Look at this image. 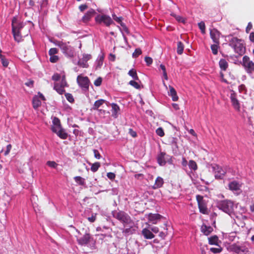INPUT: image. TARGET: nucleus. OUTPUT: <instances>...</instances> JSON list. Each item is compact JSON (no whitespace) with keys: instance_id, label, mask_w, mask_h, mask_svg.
<instances>
[{"instance_id":"nucleus-1","label":"nucleus","mask_w":254,"mask_h":254,"mask_svg":"<svg viewBox=\"0 0 254 254\" xmlns=\"http://www.w3.org/2000/svg\"><path fill=\"white\" fill-rule=\"evenodd\" d=\"M33 27L34 24L31 21L24 22L17 16H14L11 20V31L14 40L21 42L22 38L27 36Z\"/></svg>"},{"instance_id":"nucleus-2","label":"nucleus","mask_w":254,"mask_h":254,"mask_svg":"<svg viewBox=\"0 0 254 254\" xmlns=\"http://www.w3.org/2000/svg\"><path fill=\"white\" fill-rule=\"evenodd\" d=\"M51 129L62 139H66L68 136L67 132L62 127L60 120L56 117H52Z\"/></svg>"},{"instance_id":"nucleus-3","label":"nucleus","mask_w":254,"mask_h":254,"mask_svg":"<svg viewBox=\"0 0 254 254\" xmlns=\"http://www.w3.org/2000/svg\"><path fill=\"white\" fill-rule=\"evenodd\" d=\"M50 41L56 45L58 46L61 48L63 53L66 56L70 58L74 57L75 55L74 49L71 46L57 40L53 41L52 39H50Z\"/></svg>"},{"instance_id":"nucleus-4","label":"nucleus","mask_w":254,"mask_h":254,"mask_svg":"<svg viewBox=\"0 0 254 254\" xmlns=\"http://www.w3.org/2000/svg\"><path fill=\"white\" fill-rule=\"evenodd\" d=\"M242 40L237 37H233L229 41V46L233 48L235 52L240 55H243L245 52V47L242 43Z\"/></svg>"},{"instance_id":"nucleus-5","label":"nucleus","mask_w":254,"mask_h":254,"mask_svg":"<svg viewBox=\"0 0 254 254\" xmlns=\"http://www.w3.org/2000/svg\"><path fill=\"white\" fill-rule=\"evenodd\" d=\"M217 207L224 212L231 215L234 211V203L229 200H221L218 202Z\"/></svg>"},{"instance_id":"nucleus-6","label":"nucleus","mask_w":254,"mask_h":254,"mask_svg":"<svg viewBox=\"0 0 254 254\" xmlns=\"http://www.w3.org/2000/svg\"><path fill=\"white\" fill-rule=\"evenodd\" d=\"M114 218H116L120 222L123 223L125 226L129 225L131 227V224L132 223L130 217L125 212L123 211H115L113 213Z\"/></svg>"},{"instance_id":"nucleus-7","label":"nucleus","mask_w":254,"mask_h":254,"mask_svg":"<svg viewBox=\"0 0 254 254\" xmlns=\"http://www.w3.org/2000/svg\"><path fill=\"white\" fill-rule=\"evenodd\" d=\"M95 21L98 24L103 23L107 27L114 23L110 16L105 14H98L95 18Z\"/></svg>"},{"instance_id":"nucleus-8","label":"nucleus","mask_w":254,"mask_h":254,"mask_svg":"<svg viewBox=\"0 0 254 254\" xmlns=\"http://www.w3.org/2000/svg\"><path fill=\"white\" fill-rule=\"evenodd\" d=\"M243 66L248 73H252L254 71V63L250 60L249 57L245 56L243 58Z\"/></svg>"},{"instance_id":"nucleus-9","label":"nucleus","mask_w":254,"mask_h":254,"mask_svg":"<svg viewBox=\"0 0 254 254\" xmlns=\"http://www.w3.org/2000/svg\"><path fill=\"white\" fill-rule=\"evenodd\" d=\"M77 82L78 85L82 89L85 90H88L90 80L87 76H83L81 75H79L77 77Z\"/></svg>"},{"instance_id":"nucleus-10","label":"nucleus","mask_w":254,"mask_h":254,"mask_svg":"<svg viewBox=\"0 0 254 254\" xmlns=\"http://www.w3.org/2000/svg\"><path fill=\"white\" fill-rule=\"evenodd\" d=\"M230 250L238 254H245L248 252V249L244 246H240L237 244H233L230 246Z\"/></svg>"},{"instance_id":"nucleus-11","label":"nucleus","mask_w":254,"mask_h":254,"mask_svg":"<svg viewBox=\"0 0 254 254\" xmlns=\"http://www.w3.org/2000/svg\"><path fill=\"white\" fill-rule=\"evenodd\" d=\"M211 168L215 172L216 179H222L226 173L225 169L216 164L211 165Z\"/></svg>"},{"instance_id":"nucleus-12","label":"nucleus","mask_w":254,"mask_h":254,"mask_svg":"<svg viewBox=\"0 0 254 254\" xmlns=\"http://www.w3.org/2000/svg\"><path fill=\"white\" fill-rule=\"evenodd\" d=\"M46 98L40 92L38 94L35 95L32 99L33 107L36 109L41 105V101H45Z\"/></svg>"},{"instance_id":"nucleus-13","label":"nucleus","mask_w":254,"mask_h":254,"mask_svg":"<svg viewBox=\"0 0 254 254\" xmlns=\"http://www.w3.org/2000/svg\"><path fill=\"white\" fill-rule=\"evenodd\" d=\"M231 102L233 108L238 112L240 111V103L237 99V95L236 93L232 90L230 97Z\"/></svg>"},{"instance_id":"nucleus-14","label":"nucleus","mask_w":254,"mask_h":254,"mask_svg":"<svg viewBox=\"0 0 254 254\" xmlns=\"http://www.w3.org/2000/svg\"><path fill=\"white\" fill-rule=\"evenodd\" d=\"M229 189L233 192L239 194L241 192V184L236 181H233L229 183Z\"/></svg>"},{"instance_id":"nucleus-15","label":"nucleus","mask_w":254,"mask_h":254,"mask_svg":"<svg viewBox=\"0 0 254 254\" xmlns=\"http://www.w3.org/2000/svg\"><path fill=\"white\" fill-rule=\"evenodd\" d=\"M91 55L90 54H83L82 59H79L78 62V65L83 68H87L88 66L87 61L91 59Z\"/></svg>"},{"instance_id":"nucleus-16","label":"nucleus","mask_w":254,"mask_h":254,"mask_svg":"<svg viewBox=\"0 0 254 254\" xmlns=\"http://www.w3.org/2000/svg\"><path fill=\"white\" fill-rule=\"evenodd\" d=\"M196 199L200 212L203 214H206L207 213V209L205 204L203 202L202 196L198 195L196 196Z\"/></svg>"},{"instance_id":"nucleus-17","label":"nucleus","mask_w":254,"mask_h":254,"mask_svg":"<svg viewBox=\"0 0 254 254\" xmlns=\"http://www.w3.org/2000/svg\"><path fill=\"white\" fill-rule=\"evenodd\" d=\"M96 13L95 10L93 9H91L88 10L82 17L81 21L84 23H87L90 21L91 18Z\"/></svg>"},{"instance_id":"nucleus-18","label":"nucleus","mask_w":254,"mask_h":254,"mask_svg":"<svg viewBox=\"0 0 254 254\" xmlns=\"http://www.w3.org/2000/svg\"><path fill=\"white\" fill-rule=\"evenodd\" d=\"M210 35L214 43L219 44L220 32L217 30L215 29L211 30Z\"/></svg>"},{"instance_id":"nucleus-19","label":"nucleus","mask_w":254,"mask_h":254,"mask_svg":"<svg viewBox=\"0 0 254 254\" xmlns=\"http://www.w3.org/2000/svg\"><path fill=\"white\" fill-rule=\"evenodd\" d=\"M161 218H162V216L159 214L149 213L148 215V219L149 222L154 224H157Z\"/></svg>"},{"instance_id":"nucleus-20","label":"nucleus","mask_w":254,"mask_h":254,"mask_svg":"<svg viewBox=\"0 0 254 254\" xmlns=\"http://www.w3.org/2000/svg\"><path fill=\"white\" fill-rule=\"evenodd\" d=\"M91 237L89 233H85L82 237L77 238V241L79 244L85 245L87 244L90 240Z\"/></svg>"},{"instance_id":"nucleus-21","label":"nucleus","mask_w":254,"mask_h":254,"mask_svg":"<svg viewBox=\"0 0 254 254\" xmlns=\"http://www.w3.org/2000/svg\"><path fill=\"white\" fill-rule=\"evenodd\" d=\"M142 234L144 238L146 239H151L154 238L155 236L150 231L149 228H144L142 230Z\"/></svg>"},{"instance_id":"nucleus-22","label":"nucleus","mask_w":254,"mask_h":254,"mask_svg":"<svg viewBox=\"0 0 254 254\" xmlns=\"http://www.w3.org/2000/svg\"><path fill=\"white\" fill-rule=\"evenodd\" d=\"M111 106L112 107V116L115 119L117 118L119 112L120 110L119 106L117 104L114 103L111 104Z\"/></svg>"},{"instance_id":"nucleus-23","label":"nucleus","mask_w":254,"mask_h":254,"mask_svg":"<svg viewBox=\"0 0 254 254\" xmlns=\"http://www.w3.org/2000/svg\"><path fill=\"white\" fill-rule=\"evenodd\" d=\"M168 94L169 95L172 97L173 101H177L178 100L179 98L177 96V92L173 87L169 86V92Z\"/></svg>"},{"instance_id":"nucleus-24","label":"nucleus","mask_w":254,"mask_h":254,"mask_svg":"<svg viewBox=\"0 0 254 254\" xmlns=\"http://www.w3.org/2000/svg\"><path fill=\"white\" fill-rule=\"evenodd\" d=\"M201 232L205 235H209L213 231V228L210 226L203 224L201 227Z\"/></svg>"},{"instance_id":"nucleus-25","label":"nucleus","mask_w":254,"mask_h":254,"mask_svg":"<svg viewBox=\"0 0 254 254\" xmlns=\"http://www.w3.org/2000/svg\"><path fill=\"white\" fill-rule=\"evenodd\" d=\"M163 179L160 177H158L155 180V184L153 186V188L154 189L160 188L163 186Z\"/></svg>"},{"instance_id":"nucleus-26","label":"nucleus","mask_w":254,"mask_h":254,"mask_svg":"<svg viewBox=\"0 0 254 254\" xmlns=\"http://www.w3.org/2000/svg\"><path fill=\"white\" fill-rule=\"evenodd\" d=\"M219 65L223 71H226L228 67V63L225 59H222L219 62Z\"/></svg>"},{"instance_id":"nucleus-27","label":"nucleus","mask_w":254,"mask_h":254,"mask_svg":"<svg viewBox=\"0 0 254 254\" xmlns=\"http://www.w3.org/2000/svg\"><path fill=\"white\" fill-rule=\"evenodd\" d=\"M107 102L104 99L98 100L94 102L92 109L94 110H97L101 106H102L104 103Z\"/></svg>"},{"instance_id":"nucleus-28","label":"nucleus","mask_w":254,"mask_h":254,"mask_svg":"<svg viewBox=\"0 0 254 254\" xmlns=\"http://www.w3.org/2000/svg\"><path fill=\"white\" fill-rule=\"evenodd\" d=\"M54 89L60 94H63L65 92L64 88L58 83L55 84Z\"/></svg>"},{"instance_id":"nucleus-29","label":"nucleus","mask_w":254,"mask_h":254,"mask_svg":"<svg viewBox=\"0 0 254 254\" xmlns=\"http://www.w3.org/2000/svg\"><path fill=\"white\" fill-rule=\"evenodd\" d=\"M184 49V44L179 41L177 43V52L178 55H182L183 53Z\"/></svg>"},{"instance_id":"nucleus-30","label":"nucleus","mask_w":254,"mask_h":254,"mask_svg":"<svg viewBox=\"0 0 254 254\" xmlns=\"http://www.w3.org/2000/svg\"><path fill=\"white\" fill-rule=\"evenodd\" d=\"M128 74L131 76L134 80H138L139 78L137 75L136 71L135 69L132 68L129 70Z\"/></svg>"},{"instance_id":"nucleus-31","label":"nucleus","mask_w":254,"mask_h":254,"mask_svg":"<svg viewBox=\"0 0 254 254\" xmlns=\"http://www.w3.org/2000/svg\"><path fill=\"white\" fill-rule=\"evenodd\" d=\"M209 244L210 245H217L218 238L216 236H214L208 238Z\"/></svg>"},{"instance_id":"nucleus-32","label":"nucleus","mask_w":254,"mask_h":254,"mask_svg":"<svg viewBox=\"0 0 254 254\" xmlns=\"http://www.w3.org/2000/svg\"><path fill=\"white\" fill-rule=\"evenodd\" d=\"M75 181L80 185H83L85 184V180L80 176L75 177L74 178Z\"/></svg>"},{"instance_id":"nucleus-33","label":"nucleus","mask_w":254,"mask_h":254,"mask_svg":"<svg viewBox=\"0 0 254 254\" xmlns=\"http://www.w3.org/2000/svg\"><path fill=\"white\" fill-rule=\"evenodd\" d=\"M0 59L2 66L7 67L9 64L8 60L6 59L4 56H2V58H0Z\"/></svg>"},{"instance_id":"nucleus-34","label":"nucleus","mask_w":254,"mask_h":254,"mask_svg":"<svg viewBox=\"0 0 254 254\" xmlns=\"http://www.w3.org/2000/svg\"><path fill=\"white\" fill-rule=\"evenodd\" d=\"M219 45V44L215 43L214 44H213L211 46L212 52L214 55H216L218 54V48Z\"/></svg>"},{"instance_id":"nucleus-35","label":"nucleus","mask_w":254,"mask_h":254,"mask_svg":"<svg viewBox=\"0 0 254 254\" xmlns=\"http://www.w3.org/2000/svg\"><path fill=\"white\" fill-rule=\"evenodd\" d=\"M50 56V57L49 60L52 63H57L60 60L59 57L57 55H52Z\"/></svg>"},{"instance_id":"nucleus-36","label":"nucleus","mask_w":254,"mask_h":254,"mask_svg":"<svg viewBox=\"0 0 254 254\" xmlns=\"http://www.w3.org/2000/svg\"><path fill=\"white\" fill-rule=\"evenodd\" d=\"M189 166L190 168L193 170H196L197 168V165H196V163H195V162H194L193 160H190L189 163Z\"/></svg>"},{"instance_id":"nucleus-37","label":"nucleus","mask_w":254,"mask_h":254,"mask_svg":"<svg viewBox=\"0 0 254 254\" xmlns=\"http://www.w3.org/2000/svg\"><path fill=\"white\" fill-rule=\"evenodd\" d=\"M198 27L201 30V32L202 34H204L205 33V23L203 21H201L198 24Z\"/></svg>"},{"instance_id":"nucleus-38","label":"nucleus","mask_w":254,"mask_h":254,"mask_svg":"<svg viewBox=\"0 0 254 254\" xmlns=\"http://www.w3.org/2000/svg\"><path fill=\"white\" fill-rule=\"evenodd\" d=\"M238 89H239V91L240 93H242L245 94H246L247 93V89L246 86L244 84H242L240 85L239 86Z\"/></svg>"},{"instance_id":"nucleus-39","label":"nucleus","mask_w":254,"mask_h":254,"mask_svg":"<svg viewBox=\"0 0 254 254\" xmlns=\"http://www.w3.org/2000/svg\"><path fill=\"white\" fill-rule=\"evenodd\" d=\"M64 95L66 99L68 102H69L70 103H73L74 102V100L71 94L66 93H65Z\"/></svg>"},{"instance_id":"nucleus-40","label":"nucleus","mask_w":254,"mask_h":254,"mask_svg":"<svg viewBox=\"0 0 254 254\" xmlns=\"http://www.w3.org/2000/svg\"><path fill=\"white\" fill-rule=\"evenodd\" d=\"M142 53V51L140 49L137 48L136 49L134 52L132 54L133 58H136L138 57L139 55H140Z\"/></svg>"},{"instance_id":"nucleus-41","label":"nucleus","mask_w":254,"mask_h":254,"mask_svg":"<svg viewBox=\"0 0 254 254\" xmlns=\"http://www.w3.org/2000/svg\"><path fill=\"white\" fill-rule=\"evenodd\" d=\"M99 167L100 163L98 162H96L92 165L91 170L93 172H95L97 171Z\"/></svg>"},{"instance_id":"nucleus-42","label":"nucleus","mask_w":254,"mask_h":254,"mask_svg":"<svg viewBox=\"0 0 254 254\" xmlns=\"http://www.w3.org/2000/svg\"><path fill=\"white\" fill-rule=\"evenodd\" d=\"M59 53V50L56 48H51L49 50V55L50 56L56 55Z\"/></svg>"},{"instance_id":"nucleus-43","label":"nucleus","mask_w":254,"mask_h":254,"mask_svg":"<svg viewBox=\"0 0 254 254\" xmlns=\"http://www.w3.org/2000/svg\"><path fill=\"white\" fill-rule=\"evenodd\" d=\"M129 84L136 89H138L140 88V86L139 84L135 80H130L129 82Z\"/></svg>"},{"instance_id":"nucleus-44","label":"nucleus","mask_w":254,"mask_h":254,"mask_svg":"<svg viewBox=\"0 0 254 254\" xmlns=\"http://www.w3.org/2000/svg\"><path fill=\"white\" fill-rule=\"evenodd\" d=\"M156 133L158 135H159L161 137L163 136L164 135V132L162 127L158 128L156 130Z\"/></svg>"},{"instance_id":"nucleus-45","label":"nucleus","mask_w":254,"mask_h":254,"mask_svg":"<svg viewBox=\"0 0 254 254\" xmlns=\"http://www.w3.org/2000/svg\"><path fill=\"white\" fill-rule=\"evenodd\" d=\"M102 82V78L101 77L97 78L94 82V84L96 86H100Z\"/></svg>"},{"instance_id":"nucleus-46","label":"nucleus","mask_w":254,"mask_h":254,"mask_svg":"<svg viewBox=\"0 0 254 254\" xmlns=\"http://www.w3.org/2000/svg\"><path fill=\"white\" fill-rule=\"evenodd\" d=\"M210 251L214 254L219 253L222 251V248L220 247L217 248H211L210 249Z\"/></svg>"},{"instance_id":"nucleus-47","label":"nucleus","mask_w":254,"mask_h":254,"mask_svg":"<svg viewBox=\"0 0 254 254\" xmlns=\"http://www.w3.org/2000/svg\"><path fill=\"white\" fill-rule=\"evenodd\" d=\"M145 61L147 65H150L153 62L152 59L149 57H146L145 58Z\"/></svg>"},{"instance_id":"nucleus-48","label":"nucleus","mask_w":254,"mask_h":254,"mask_svg":"<svg viewBox=\"0 0 254 254\" xmlns=\"http://www.w3.org/2000/svg\"><path fill=\"white\" fill-rule=\"evenodd\" d=\"M123 233L125 234L129 235L133 233V230L131 228H127L123 230Z\"/></svg>"},{"instance_id":"nucleus-49","label":"nucleus","mask_w":254,"mask_h":254,"mask_svg":"<svg viewBox=\"0 0 254 254\" xmlns=\"http://www.w3.org/2000/svg\"><path fill=\"white\" fill-rule=\"evenodd\" d=\"M64 88L65 87L68 86L67 83L65 80V78L64 77L62 78L61 83L60 84Z\"/></svg>"},{"instance_id":"nucleus-50","label":"nucleus","mask_w":254,"mask_h":254,"mask_svg":"<svg viewBox=\"0 0 254 254\" xmlns=\"http://www.w3.org/2000/svg\"><path fill=\"white\" fill-rule=\"evenodd\" d=\"M253 28V25H252V23L250 22L248 23V25L246 27V32L247 33H250V31H251V30Z\"/></svg>"},{"instance_id":"nucleus-51","label":"nucleus","mask_w":254,"mask_h":254,"mask_svg":"<svg viewBox=\"0 0 254 254\" xmlns=\"http://www.w3.org/2000/svg\"><path fill=\"white\" fill-rule=\"evenodd\" d=\"M61 76L58 73L54 74L52 76V79L55 81H57L60 80Z\"/></svg>"},{"instance_id":"nucleus-52","label":"nucleus","mask_w":254,"mask_h":254,"mask_svg":"<svg viewBox=\"0 0 254 254\" xmlns=\"http://www.w3.org/2000/svg\"><path fill=\"white\" fill-rule=\"evenodd\" d=\"M88 8V6L86 4H81L79 6V9L80 11L83 12Z\"/></svg>"},{"instance_id":"nucleus-53","label":"nucleus","mask_w":254,"mask_h":254,"mask_svg":"<svg viewBox=\"0 0 254 254\" xmlns=\"http://www.w3.org/2000/svg\"><path fill=\"white\" fill-rule=\"evenodd\" d=\"M113 19L118 23H120L122 22V18L121 17H117L115 14H113Z\"/></svg>"},{"instance_id":"nucleus-54","label":"nucleus","mask_w":254,"mask_h":254,"mask_svg":"<svg viewBox=\"0 0 254 254\" xmlns=\"http://www.w3.org/2000/svg\"><path fill=\"white\" fill-rule=\"evenodd\" d=\"M103 60L104 58L103 57H101L99 60L98 61V64H97V67L99 68H100L101 66L102 65L103 63Z\"/></svg>"},{"instance_id":"nucleus-55","label":"nucleus","mask_w":254,"mask_h":254,"mask_svg":"<svg viewBox=\"0 0 254 254\" xmlns=\"http://www.w3.org/2000/svg\"><path fill=\"white\" fill-rule=\"evenodd\" d=\"M25 85L29 87H32L34 84V81L33 80H29L25 83Z\"/></svg>"},{"instance_id":"nucleus-56","label":"nucleus","mask_w":254,"mask_h":254,"mask_svg":"<svg viewBox=\"0 0 254 254\" xmlns=\"http://www.w3.org/2000/svg\"><path fill=\"white\" fill-rule=\"evenodd\" d=\"M93 152L94 153V156L95 158H98V159H99L100 158L101 156H100V154L98 150H97L96 149H93Z\"/></svg>"},{"instance_id":"nucleus-57","label":"nucleus","mask_w":254,"mask_h":254,"mask_svg":"<svg viewBox=\"0 0 254 254\" xmlns=\"http://www.w3.org/2000/svg\"><path fill=\"white\" fill-rule=\"evenodd\" d=\"M129 133L131 136L133 137H135L137 136L136 132L135 131H134L132 128L129 129Z\"/></svg>"},{"instance_id":"nucleus-58","label":"nucleus","mask_w":254,"mask_h":254,"mask_svg":"<svg viewBox=\"0 0 254 254\" xmlns=\"http://www.w3.org/2000/svg\"><path fill=\"white\" fill-rule=\"evenodd\" d=\"M107 176L108 177V178L109 179H110V180H113L115 179V175L114 173H111V172H110V173H107Z\"/></svg>"},{"instance_id":"nucleus-59","label":"nucleus","mask_w":254,"mask_h":254,"mask_svg":"<svg viewBox=\"0 0 254 254\" xmlns=\"http://www.w3.org/2000/svg\"><path fill=\"white\" fill-rule=\"evenodd\" d=\"M150 230H151V232L153 233H154L155 234L157 233L158 232H159V229L158 227H151V228H149Z\"/></svg>"},{"instance_id":"nucleus-60","label":"nucleus","mask_w":254,"mask_h":254,"mask_svg":"<svg viewBox=\"0 0 254 254\" xmlns=\"http://www.w3.org/2000/svg\"><path fill=\"white\" fill-rule=\"evenodd\" d=\"M175 17L176 20L177 21H178L179 22H183V23L185 22V20H184V18L182 17H181L180 16H179V15H178V16L177 15H175Z\"/></svg>"},{"instance_id":"nucleus-61","label":"nucleus","mask_w":254,"mask_h":254,"mask_svg":"<svg viewBox=\"0 0 254 254\" xmlns=\"http://www.w3.org/2000/svg\"><path fill=\"white\" fill-rule=\"evenodd\" d=\"M249 39L252 42L254 43V32L250 33Z\"/></svg>"},{"instance_id":"nucleus-62","label":"nucleus","mask_w":254,"mask_h":254,"mask_svg":"<svg viewBox=\"0 0 254 254\" xmlns=\"http://www.w3.org/2000/svg\"><path fill=\"white\" fill-rule=\"evenodd\" d=\"M115 59H116V56L115 55L112 54H110L109 58V59L110 61L114 62L115 61Z\"/></svg>"},{"instance_id":"nucleus-63","label":"nucleus","mask_w":254,"mask_h":254,"mask_svg":"<svg viewBox=\"0 0 254 254\" xmlns=\"http://www.w3.org/2000/svg\"><path fill=\"white\" fill-rule=\"evenodd\" d=\"M158 164L160 166H164L166 164V160H157Z\"/></svg>"},{"instance_id":"nucleus-64","label":"nucleus","mask_w":254,"mask_h":254,"mask_svg":"<svg viewBox=\"0 0 254 254\" xmlns=\"http://www.w3.org/2000/svg\"><path fill=\"white\" fill-rule=\"evenodd\" d=\"M96 219V217H95V215H92L91 217H89L88 218V220L91 222H93L95 221Z\"/></svg>"}]
</instances>
